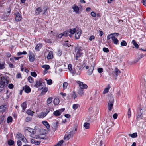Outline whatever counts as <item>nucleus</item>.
I'll return each instance as SVG.
<instances>
[{"instance_id":"obj_40","label":"nucleus","mask_w":146,"mask_h":146,"mask_svg":"<svg viewBox=\"0 0 146 146\" xmlns=\"http://www.w3.org/2000/svg\"><path fill=\"white\" fill-rule=\"evenodd\" d=\"M76 29H72L70 30L69 32L72 34H74L76 32Z\"/></svg>"},{"instance_id":"obj_34","label":"nucleus","mask_w":146,"mask_h":146,"mask_svg":"<svg viewBox=\"0 0 146 146\" xmlns=\"http://www.w3.org/2000/svg\"><path fill=\"white\" fill-rule=\"evenodd\" d=\"M23 136L20 133H18L16 135V137L18 139H21L22 137H23Z\"/></svg>"},{"instance_id":"obj_14","label":"nucleus","mask_w":146,"mask_h":146,"mask_svg":"<svg viewBox=\"0 0 146 146\" xmlns=\"http://www.w3.org/2000/svg\"><path fill=\"white\" fill-rule=\"evenodd\" d=\"M53 52L52 51H50L48 54L47 56V59L49 60L50 59H52L53 58Z\"/></svg>"},{"instance_id":"obj_12","label":"nucleus","mask_w":146,"mask_h":146,"mask_svg":"<svg viewBox=\"0 0 146 146\" xmlns=\"http://www.w3.org/2000/svg\"><path fill=\"white\" fill-rule=\"evenodd\" d=\"M73 9V11L75 12L76 13L78 14L79 13V8L76 5L74 4L72 7Z\"/></svg>"},{"instance_id":"obj_31","label":"nucleus","mask_w":146,"mask_h":146,"mask_svg":"<svg viewBox=\"0 0 146 146\" xmlns=\"http://www.w3.org/2000/svg\"><path fill=\"white\" fill-rule=\"evenodd\" d=\"M78 107H80V105L78 104H74L73 105L72 108L74 110H76Z\"/></svg>"},{"instance_id":"obj_53","label":"nucleus","mask_w":146,"mask_h":146,"mask_svg":"<svg viewBox=\"0 0 146 146\" xmlns=\"http://www.w3.org/2000/svg\"><path fill=\"white\" fill-rule=\"evenodd\" d=\"M143 118V116L142 115V114H139L138 115L137 119L138 120L139 119H142Z\"/></svg>"},{"instance_id":"obj_19","label":"nucleus","mask_w":146,"mask_h":146,"mask_svg":"<svg viewBox=\"0 0 146 146\" xmlns=\"http://www.w3.org/2000/svg\"><path fill=\"white\" fill-rule=\"evenodd\" d=\"M29 61L31 62H33L35 60L34 56L31 53L29 54Z\"/></svg>"},{"instance_id":"obj_32","label":"nucleus","mask_w":146,"mask_h":146,"mask_svg":"<svg viewBox=\"0 0 146 146\" xmlns=\"http://www.w3.org/2000/svg\"><path fill=\"white\" fill-rule=\"evenodd\" d=\"M5 62H1L0 61V69H2L5 68Z\"/></svg>"},{"instance_id":"obj_57","label":"nucleus","mask_w":146,"mask_h":146,"mask_svg":"<svg viewBox=\"0 0 146 146\" xmlns=\"http://www.w3.org/2000/svg\"><path fill=\"white\" fill-rule=\"evenodd\" d=\"M91 15L93 17H95L96 15V13L94 12H92L91 13Z\"/></svg>"},{"instance_id":"obj_33","label":"nucleus","mask_w":146,"mask_h":146,"mask_svg":"<svg viewBox=\"0 0 146 146\" xmlns=\"http://www.w3.org/2000/svg\"><path fill=\"white\" fill-rule=\"evenodd\" d=\"M129 135L133 138L136 137L137 136V133H135L132 134H130Z\"/></svg>"},{"instance_id":"obj_64","label":"nucleus","mask_w":146,"mask_h":146,"mask_svg":"<svg viewBox=\"0 0 146 146\" xmlns=\"http://www.w3.org/2000/svg\"><path fill=\"white\" fill-rule=\"evenodd\" d=\"M21 77V74L20 73H18L17 74V78H20Z\"/></svg>"},{"instance_id":"obj_7","label":"nucleus","mask_w":146,"mask_h":146,"mask_svg":"<svg viewBox=\"0 0 146 146\" xmlns=\"http://www.w3.org/2000/svg\"><path fill=\"white\" fill-rule=\"evenodd\" d=\"M76 82L79 84V86L81 89H87L88 87L85 84H84L83 82L79 81H77Z\"/></svg>"},{"instance_id":"obj_17","label":"nucleus","mask_w":146,"mask_h":146,"mask_svg":"<svg viewBox=\"0 0 146 146\" xmlns=\"http://www.w3.org/2000/svg\"><path fill=\"white\" fill-rule=\"evenodd\" d=\"M120 73V71L117 68H115V71L113 72V74L114 76L117 77L118 75V74H119Z\"/></svg>"},{"instance_id":"obj_46","label":"nucleus","mask_w":146,"mask_h":146,"mask_svg":"<svg viewBox=\"0 0 146 146\" xmlns=\"http://www.w3.org/2000/svg\"><path fill=\"white\" fill-rule=\"evenodd\" d=\"M68 84L66 82H64L63 84V86L64 89H66L68 86Z\"/></svg>"},{"instance_id":"obj_52","label":"nucleus","mask_w":146,"mask_h":146,"mask_svg":"<svg viewBox=\"0 0 146 146\" xmlns=\"http://www.w3.org/2000/svg\"><path fill=\"white\" fill-rule=\"evenodd\" d=\"M46 80H47V84H48L50 85L52 84V80L51 79H50L47 80L46 79Z\"/></svg>"},{"instance_id":"obj_4","label":"nucleus","mask_w":146,"mask_h":146,"mask_svg":"<svg viewBox=\"0 0 146 146\" xmlns=\"http://www.w3.org/2000/svg\"><path fill=\"white\" fill-rule=\"evenodd\" d=\"M82 51V48L81 47H78V46L76 47L75 49V52L76 53V59H77L78 57H80L82 53H81V52Z\"/></svg>"},{"instance_id":"obj_55","label":"nucleus","mask_w":146,"mask_h":146,"mask_svg":"<svg viewBox=\"0 0 146 146\" xmlns=\"http://www.w3.org/2000/svg\"><path fill=\"white\" fill-rule=\"evenodd\" d=\"M103 51L104 52L107 53L109 51V49L106 48L104 47L103 49Z\"/></svg>"},{"instance_id":"obj_37","label":"nucleus","mask_w":146,"mask_h":146,"mask_svg":"<svg viewBox=\"0 0 146 146\" xmlns=\"http://www.w3.org/2000/svg\"><path fill=\"white\" fill-rule=\"evenodd\" d=\"M78 94L80 96H82L84 94V90L82 89H80L78 91Z\"/></svg>"},{"instance_id":"obj_43","label":"nucleus","mask_w":146,"mask_h":146,"mask_svg":"<svg viewBox=\"0 0 146 146\" xmlns=\"http://www.w3.org/2000/svg\"><path fill=\"white\" fill-rule=\"evenodd\" d=\"M8 143L9 145L10 146L13 145L14 143V141L12 140H9Z\"/></svg>"},{"instance_id":"obj_35","label":"nucleus","mask_w":146,"mask_h":146,"mask_svg":"<svg viewBox=\"0 0 146 146\" xmlns=\"http://www.w3.org/2000/svg\"><path fill=\"white\" fill-rule=\"evenodd\" d=\"M132 43L133 44V45H134L135 48H139V45L138 44H137L136 42L134 40H133L132 41Z\"/></svg>"},{"instance_id":"obj_27","label":"nucleus","mask_w":146,"mask_h":146,"mask_svg":"<svg viewBox=\"0 0 146 146\" xmlns=\"http://www.w3.org/2000/svg\"><path fill=\"white\" fill-rule=\"evenodd\" d=\"M71 73H72L73 75H80V72L78 71L77 70H75L74 71L73 70L72 72H71Z\"/></svg>"},{"instance_id":"obj_29","label":"nucleus","mask_w":146,"mask_h":146,"mask_svg":"<svg viewBox=\"0 0 146 146\" xmlns=\"http://www.w3.org/2000/svg\"><path fill=\"white\" fill-rule=\"evenodd\" d=\"M90 124L89 123L85 122L84 123L83 126L86 129H88L89 128Z\"/></svg>"},{"instance_id":"obj_9","label":"nucleus","mask_w":146,"mask_h":146,"mask_svg":"<svg viewBox=\"0 0 146 146\" xmlns=\"http://www.w3.org/2000/svg\"><path fill=\"white\" fill-rule=\"evenodd\" d=\"M15 14V19L16 21H18L21 20L22 17L19 12H16Z\"/></svg>"},{"instance_id":"obj_47","label":"nucleus","mask_w":146,"mask_h":146,"mask_svg":"<svg viewBox=\"0 0 146 146\" xmlns=\"http://www.w3.org/2000/svg\"><path fill=\"white\" fill-rule=\"evenodd\" d=\"M121 45L122 46H126L127 45V43L125 41L123 40L122 42L121 43Z\"/></svg>"},{"instance_id":"obj_48","label":"nucleus","mask_w":146,"mask_h":146,"mask_svg":"<svg viewBox=\"0 0 146 146\" xmlns=\"http://www.w3.org/2000/svg\"><path fill=\"white\" fill-rule=\"evenodd\" d=\"M68 68L69 71L70 72H72L73 70L72 69V66L71 64H68Z\"/></svg>"},{"instance_id":"obj_20","label":"nucleus","mask_w":146,"mask_h":146,"mask_svg":"<svg viewBox=\"0 0 146 146\" xmlns=\"http://www.w3.org/2000/svg\"><path fill=\"white\" fill-rule=\"evenodd\" d=\"M61 114V112L59 110H56L53 112V115L55 116H59Z\"/></svg>"},{"instance_id":"obj_15","label":"nucleus","mask_w":146,"mask_h":146,"mask_svg":"<svg viewBox=\"0 0 146 146\" xmlns=\"http://www.w3.org/2000/svg\"><path fill=\"white\" fill-rule=\"evenodd\" d=\"M42 124L45 126L48 130L50 129V127L49 124L46 121H44L42 122Z\"/></svg>"},{"instance_id":"obj_2","label":"nucleus","mask_w":146,"mask_h":146,"mask_svg":"<svg viewBox=\"0 0 146 146\" xmlns=\"http://www.w3.org/2000/svg\"><path fill=\"white\" fill-rule=\"evenodd\" d=\"M48 7L44 6L43 7V10L41 7L37 8L35 10V13L37 15H39L40 13L42 12V15H45L47 13V10L48 9Z\"/></svg>"},{"instance_id":"obj_8","label":"nucleus","mask_w":146,"mask_h":146,"mask_svg":"<svg viewBox=\"0 0 146 146\" xmlns=\"http://www.w3.org/2000/svg\"><path fill=\"white\" fill-rule=\"evenodd\" d=\"M59 124L58 121L53 122L52 123V127L54 131L58 129V127Z\"/></svg>"},{"instance_id":"obj_56","label":"nucleus","mask_w":146,"mask_h":146,"mask_svg":"<svg viewBox=\"0 0 146 146\" xmlns=\"http://www.w3.org/2000/svg\"><path fill=\"white\" fill-rule=\"evenodd\" d=\"M63 36H68V31H65L64 32L62 33Z\"/></svg>"},{"instance_id":"obj_13","label":"nucleus","mask_w":146,"mask_h":146,"mask_svg":"<svg viewBox=\"0 0 146 146\" xmlns=\"http://www.w3.org/2000/svg\"><path fill=\"white\" fill-rule=\"evenodd\" d=\"M7 109V106L6 105H2L0 106V111L2 112H5Z\"/></svg>"},{"instance_id":"obj_24","label":"nucleus","mask_w":146,"mask_h":146,"mask_svg":"<svg viewBox=\"0 0 146 146\" xmlns=\"http://www.w3.org/2000/svg\"><path fill=\"white\" fill-rule=\"evenodd\" d=\"M21 106L22 108L23 111V112L25 111L26 109L27 108V104L25 102H23L21 105Z\"/></svg>"},{"instance_id":"obj_6","label":"nucleus","mask_w":146,"mask_h":146,"mask_svg":"<svg viewBox=\"0 0 146 146\" xmlns=\"http://www.w3.org/2000/svg\"><path fill=\"white\" fill-rule=\"evenodd\" d=\"M73 130H72L69 132H66L64 138V140H68L71 137L73 136L74 133Z\"/></svg>"},{"instance_id":"obj_49","label":"nucleus","mask_w":146,"mask_h":146,"mask_svg":"<svg viewBox=\"0 0 146 146\" xmlns=\"http://www.w3.org/2000/svg\"><path fill=\"white\" fill-rule=\"evenodd\" d=\"M72 97L74 99H75L76 98L77 96L74 92H73L72 93Z\"/></svg>"},{"instance_id":"obj_30","label":"nucleus","mask_w":146,"mask_h":146,"mask_svg":"<svg viewBox=\"0 0 146 146\" xmlns=\"http://www.w3.org/2000/svg\"><path fill=\"white\" fill-rule=\"evenodd\" d=\"M110 88V85H108V87L105 88L103 91V93L104 94H106L108 92L109 89Z\"/></svg>"},{"instance_id":"obj_26","label":"nucleus","mask_w":146,"mask_h":146,"mask_svg":"<svg viewBox=\"0 0 146 146\" xmlns=\"http://www.w3.org/2000/svg\"><path fill=\"white\" fill-rule=\"evenodd\" d=\"M60 102L59 99L58 98H55L53 101V103L54 105H58Z\"/></svg>"},{"instance_id":"obj_18","label":"nucleus","mask_w":146,"mask_h":146,"mask_svg":"<svg viewBox=\"0 0 146 146\" xmlns=\"http://www.w3.org/2000/svg\"><path fill=\"white\" fill-rule=\"evenodd\" d=\"M94 66H91L90 67L89 69L87 72V73L88 75H90L93 72L94 69Z\"/></svg>"},{"instance_id":"obj_51","label":"nucleus","mask_w":146,"mask_h":146,"mask_svg":"<svg viewBox=\"0 0 146 146\" xmlns=\"http://www.w3.org/2000/svg\"><path fill=\"white\" fill-rule=\"evenodd\" d=\"M12 118L11 117H9L7 119V123H9L12 122Z\"/></svg>"},{"instance_id":"obj_3","label":"nucleus","mask_w":146,"mask_h":146,"mask_svg":"<svg viewBox=\"0 0 146 146\" xmlns=\"http://www.w3.org/2000/svg\"><path fill=\"white\" fill-rule=\"evenodd\" d=\"M45 83L44 82H42V80L40 79L36 81V84L34 86L36 88H38V90H41L44 88V86H43V85H45Z\"/></svg>"},{"instance_id":"obj_54","label":"nucleus","mask_w":146,"mask_h":146,"mask_svg":"<svg viewBox=\"0 0 146 146\" xmlns=\"http://www.w3.org/2000/svg\"><path fill=\"white\" fill-rule=\"evenodd\" d=\"M31 75L33 77H36L37 76L36 73L34 72H31Z\"/></svg>"},{"instance_id":"obj_23","label":"nucleus","mask_w":146,"mask_h":146,"mask_svg":"<svg viewBox=\"0 0 146 146\" xmlns=\"http://www.w3.org/2000/svg\"><path fill=\"white\" fill-rule=\"evenodd\" d=\"M47 115V113H46L44 112H42L38 115V117L39 118H43L45 117Z\"/></svg>"},{"instance_id":"obj_50","label":"nucleus","mask_w":146,"mask_h":146,"mask_svg":"<svg viewBox=\"0 0 146 146\" xmlns=\"http://www.w3.org/2000/svg\"><path fill=\"white\" fill-rule=\"evenodd\" d=\"M64 45L65 46H69L71 45L70 44L68 43V41H67L65 42L64 44Z\"/></svg>"},{"instance_id":"obj_39","label":"nucleus","mask_w":146,"mask_h":146,"mask_svg":"<svg viewBox=\"0 0 146 146\" xmlns=\"http://www.w3.org/2000/svg\"><path fill=\"white\" fill-rule=\"evenodd\" d=\"M48 91V88H44L42 91L41 94L42 95L44 94L46 92Z\"/></svg>"},{"instance_id":"obj_10","label":"nucleus","mask_w":146,"mask_h":146,"mask_svg":"<svg viewBox=\"0 0 146 146\" xmlns=\"http://www.w3.org/2000/svg\"><path fill=\"white\" fill-rule=\"evenodd\" d=\"M81 33V30L80 29H77L75 35V37L76 38L78 39L80 38Z\"/></svg>"},{"instance_id":"obj_63","label":"nucleus","mask_w":146,"mask_h":146,"mask_svg":"<svg viewBox=\"0 0 146 146\" xmlns=\"http://www.w3.org/2000/svg\"><path fill=\"white\" fill-rule=\"evenodd\" d=\"M99 146H105V145L104 144L103 141L102 140H101Z\"/></svg>"},{"instance_id":"obj_16","label":"nucleus","mask_w":146,"mask_h":146,"mask_svg":"<svg viewBox=\"0 0 146 146\" xmlns=\"http://www.w3.org/2000/svg\"><path fill=\"white\" fill-rule=\"evenodd\" d=\"M26 130L33 134H35L36 132V131L34 129H32L29 127H27V128L26 129Z\"/></svg>"},{"instance_id":"obj_38","label":"nucleus","mask_w":146,"mask_h":146,"mask_svg":"<svg viewBox=\"0 0 146 146\" xmlns=\"http://www.w3.org/2000/svg\"><path fill=\"white\" fill-rule=\"evenodd\" d=\"M42 67L45 69L46 70H47L49 69L50 67L49 65H45L42 66Z\"/></svg>"},{"instance_id":"obj_21","label":"nucleus","mask_w":146,"mask_h":146,"mask_svg":"<svg viewBox=\"0 0 146 146\" xmlns=\"http://www.w3.org/2000/svg\"><path fill=\"white\" fill-rule=\"evenodd\" d=\"M42 45L41 44H38L36 45V47L35 48V49L36 51H38L42 48Z\"/></svg>"},{"instance_id":"obj_25","label":"nucleus","mask_w":146,"mask_h":146,"mask_svg":"<svg viewBox=\"0 0 146 146\" xmlns=\"http://www.w3.org/2000/svg\"><path fill=\"white\" fill-rule=\"evenodd\" d=\"M39 139H46V135L44 134H39Z\"/></svg>"},{"instance_id":"obj_22","label":"nucleus","mask_w":146,"mask_h":146,"mask_svg":"<svg viewBox=\"0 0 146 146\" xmlns=\"http://www.w3.org/2000/svg\"><path fill=\"white\" fill-rule=\"evenodd\" d=\"M112 40L114 44L117 45L118 44L119 41L114 36H113V37Z\"/></svg>"},{"instance_id":"obj_11","label":"nucleus","mask_w":146,"mask_h":146,"mask_svg":"<svg viewBox=\"0 0 146 146\" xmlns=\"http://www.w3.org/2000/svg\"><path fill=\"white\" fill-rule=\"evenodd\" d=\"M23 90L25 91L26 93H29L31 91L30 88L27 85H25L23 87Z\"/></svg>"},{"instance_id":"obj_44","label":"nucleus","mask_w":146,"mask_h":146,"mask_svg":"<svg viewBox=\"0 0 146 146\" xmlns=\"http://www.w3.org/2000/svg\"><path fill=\"white\" fill-rule=\"evenodd\" d=\"M113 36H112V33L110 35H108L107 36V40H109L111 38L112 39V38H113Z\"/></svg>"},{"instance_id":"obj_36","label":"nucleus","mask_w":146,"mask_h":146,"mask_svg":"<svg viewBox=\"0 0 146 146\" xmlns=\"http://www.w3.org/2000/svg\"><path fill=\"white\" fill-rule=\"evenodd\" d=\"M63 142V140H61L59 141L56 144L54 145V146H61Z\"/></svg>"},{"instance_id":"obj_62","label":"nucleus","mask_w":146,"mask_h":146,"mask_svg":"<svg viewBox=\"0 0 146 146\" xmlns=\"http://www.w3.org/2000/svg\"><path fill=\"white\" fill-rule=\"evenodd\" d=\"M17 143L18 146H21V145L22 143L21 141L20 140L17 141Z\"/></svg>"},{"instance_id":"obj_58","label":"nucleus","mask_w":146,"mask_h":146,"mask_svg":"<svg viewBox=\"0 0 146 146\" xmlns=\"http://www.w3.org/2000/svg\"><path fill=\"white\" fill-rule=\"evenodd\" d=\"M31 120V118L30 117H27L25 119V121L26 122H29Z\"/></svg>"},{"instance_id":"obj_5","label":"nucleus","mask_w":146,"mask_h":146,"mask_svg":"<svg viewBox=\"0 0 146 146\" xmlns=\"http://www.w3.org/2000/svg\"><path fill=\"white\" fill-rule=\"evenodd\" d=\"M114 102V99L112 98H111L108 102V108L109 110L111 111L113 109Z\"/></svg>"},{"instance_id":"obj_45","label":"nucleus","mask_w":146,"mask_h":146,"mask_svg":"<svg viewBox=\"0 0 146 146\" xmlns=\"http://www.w3.org/2000/svg\"><path fill=\"white\" fill-rule=\"evenodd\" d=\"M131 115V111H130V108H129L128 110L127 111V115H128V118H129L130 117Z\"/></svg>"},{"instance_id":"obj_41","label":"nucleus","mask_w":146,"mask_h":146,"mask_svg":"<svg viewBox=\"0 0 146 146\" xmlns=\"http://www.w3.org/2000/svg\"><path fill=\"white\" fill-rule=\"evenodd\" d=\"M52 101V97H49L47 100V103L48 104H50L51 103Z\"/></svg>"},{"instance_id":"obj_60","label":"nucleus","mask_w":146,"mask_h":146,"mask_svg":"<svg viewBox=\"0 0 146 146\" xmlns=\"http://www.w3.org/2000/svg\"><path fill=\"white\" fill-rule=\"evenodd\" d=\"M13 85L12 84H9L8 85L9 88L11 89L13 88Z\"/></svg>"},{"instance_id":"obj_28","label":"nucleus","mask_w":146,"mask_h":146,"mask_svg":"<svg viewBox=\"0 0 146 146\" xmlns=\"http://www.w3.org/2000/svg\"><path fill=\"white\" fill-rule=\"evenodd\" d=\"M27 113L29 115L31 116H33V115L34 112L30 110H28L27 111Z\"/></svg>"},{"instance_id":"obj_42","label":"nucleus","mask_w":146,"mask_h":146,"mask_svg":"<svg viewBox=\"0 0 146 146\" xmlns=\"http://www.w3.org/2000/svg\"><path fill=\"white\" fill-rule=\"evenodd\" d=\"M28 80L30 83H32L33 82V78L31 76L28 77Z\"/></svg>"},{"instance_id":"obj_59","label":"nucleus","mask_w":146,"mask_h":146,"mask_svg":"<svg viewBox=\"0 0 146 146\" xmlns=\"http://www.w3.org/2000/svg\"><path fill=\"white\" fill-rule=\"evenodd\" d=\"M103 71V70L102 68H100L98 69V71L99 73H101Z\"/></svg>"},{"instance_id":"obj_61","label":"nucleus","mask_w":146,"mask_h":146,"mask_svg":"<svg viewBox=\"0 0 146 146\" xmlns=\"http://www.w3.org/2000/svg\"><path fill=\"white\" fill-rule=\"evenodd\" d=\"M118 115L117 113H114L113 115V117L114 119H116L117 118Z\"/></svg>"},{"instance_id":"obj_1","label":"nucleus","mask_w":146,"mask_h":146,"mask_svg":"<svg viewBox=\"0 0 146 146\" xmlns=\"http://www.w3.org/2000/svg\"><path fill=\"white\" fill-rule=\"evenodd\" d=\"M8 84L7 80L4 77L0 78V92L2 91L4 87Z\"/></svg>"}]
</instances>
